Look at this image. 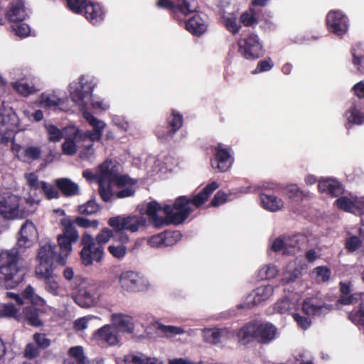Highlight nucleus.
Returning <instances> with one entry per match:
<instances>
[{
    "label": "nucleus",
    "instance_id": "nucleus-1",
    "mask_svg": "<svg viewBox=\"0 0 364 364\" xmlns=\"http://www.w3.org/2000/svg\"><path fill=\"white\" fill-rule=\"evenodd\" d=\"M218 187V182L212 181L192 198L186 196L178 197L172 205H164L162 207L157 201H151L146 205L145 213L155 228L171 224L181 225L193 211L190 205L192 204L197 208L201 207Z\"/></svg>",
    "mask_w": 364,
    "mask_h": 364
},
{
    "label": "nucleus",
    "instance_id": "nucleus-2",
    "mask_svg": "<svg viewBox=\"0 0 364 364\" xmlns=\"http://www.w3.org/2000/svg\"><path fill=\"white\" fill-rule=\"evenodd\" d=\"M75 225L83 228H97L99 225L97 220H90L83 217H76L73 220L70 217H66L60 220V225L63 228L62 233L58 235L57 241L63 253L70 255L72 251V245L76 243L79 239V233Z\"/></svg>",
    "mask_w": 364,
    "mask_h": 364
},
{
    "label": "nucleus",
    "instance_id": "nucleus-3",
    "mask_svg": "<svg viewBox=\"0 0 364 364\" xmlns=\"http://www.w3.org/2000/svg\"><path fill=\"white\" fill-rule=\"evenodd\" d=\"M6 254V257L0 266V286L11 289L23 281L26 272L19 264L21 256L18 249L7 250Z\"/></svg>",
    "mask_w": 364,
    "mask_h": 364
},
{
    "label": "nucleus",
    "instance_id": "nucleus-4",
    "mask_svg": "<svg viewBox=\"0 0 364 364\" xmlns=\"http://www.w3.org/2000/svg\"><path fill=\"white\" fill-rule=\"evenodd\" d=\"M277 331L276 327L271 323L250 321L238 331V342L247 345L256 340L261 343H269L275 338Z\"/></svg>",
    "mask_w": 364,
    "mask_h": 364
},
{
    "label": "nucleus",
    "instance_id": "nucleus-5",
    "mask_svg": "<svg viewBox=\"0 0 364 364\" xmlns=\"http://www.w3.org/2000/svg\"><path fill=\"white\" fill-rule=\"evenodd\" d=\"M57 246L50 242L42 245L38 252L37 259L38 264L36 269V274L48 273L49 270H53V262L56 260L58 264L64 265L66 262V257L69 255L63 253L61 249L58 255L56 253ZM59 248H60L59 247Z\"/></svg>",
    "mask_w": 364,
    "mask_h": 364
},
{
    "label": "nucleus",
    "instance_id": "nucleus-6",
    "mask_svg": "<svg viewBox=\"0 0 364 364\" xmlns=\"http://www.w3.org/2000/svg\"><path fill=\"white\" fill-rule=\"evenodd\" d=\"M80 252L81 262L88 267L94 262H101L105 255L104 247H100L95 243L94 237L87 232H85L81 237Z\"/></svg>",
    "mask_w": 364,
    "mask_h": 364
},
{
    "label": "nucleus",
    "instance_id": "nucleus-7",
    "mask_svg": "<svg viewBox=\"0 0 364 364\" xmlns=\"http://www.w3.org/2000/svg\"><path fill=\"white\" fill-rule=\"evenodd\" d=\"M16 302L21 305L23 304V299L26 300L28 304L22 309V318H38L41 313L43 311L45 301L41 296L35 294L33 288L28 285L21 293V296L15 295Z\"/></svg>",
    "mask_w": 364,
    "mask_h": 364
},
{
    "label": "nucleus",
    "instance_id": "nucleus-8",
    "mask_svg": "<svg viewBox=\"0 0 364 364\" xmlns=\"http://www.w3.org/2000/svg\"><path fill=\"white\" fill-rule=\"evenodd\" d=\"M135 325L131 320H115L113 326L106 325L95 333L96 338L113 346L119 342L116 331L133 333Z\"/></svg>",
    "mask_w": 364,
    "mask_h": 364
},
{
    "label": "nucleus",
    "instance_id": "nucleus-9",
    "mask_svg": "<svg viewBox=\"0 0 364 364\" xmlns=\"http://www.w3.org/2000/svg\"><path fill=\"white\" fill-rule=\"evenodd\" d=\"M183 124V115L177 110L172 109L171 114L166 117L165 124H159L156 127L155 134L161 140L172 139Z\"/></svg>",
    "mask_w": 364,
    "mask_h": 364
},
{
    "label": "nucleus",
    "instance_id": "nucleus-10",
    "mask_svg": "<svg viewBox=\"0 0 364 364\" xmlns=\"http://www.w3.org/2000/svg\"><path fill=\"white\" fill-rule=\"evenodd\" d=\"M238 52L247 60H256L264 55L262 44L257 35L250 33L238 41Z\"/></svg>",
    "mask_w": 364,
    "mask_h": 364
},
{
    "label": "nucleus",
    "instance_id": "nucleus-11",
    "mask_svg": "<svg viewBox=\"0 0 364 364\" xmlns=\"http://www.w3.org/2000/svg\"><path fill=\"white\" fill-rule=\"evenodd\" d=\"M121 288L127 292L136 293L146 291L149 287L146 277L134 271H125L119 276Z\"/></svg>",
    "mask_w": 364,
    "mask_h": 364
},
{
    "label": "nucleus",
    "instance_id": "nucleus-12",
    "mask_svg": "<svg viewBox=\"0 0 364 364\" xmlns=\"http://www.w3.org/2000/svg\"><path fill=\"white\" fill-rule=\"evenodd\" d=\"M274 294V287L272 285H262L257 287L250 293L244 301L238 304L236 310H249L268 300Z\"/></svg>",
    "mask_w": 364,
    "mask_h": 364
},
{
    "label": "nucleus",
    "instance_id": "nucleus-13",
    "mask_svg": "<svg viewBox=\"0 0 364 364\" xmlns=\"http://www.w3.org/2000/svg\"><path fill=\"white\" fill-rule=\"evenodd\" d=\"M8 2L6 9H0V25H4L6 21H23L26 16L23 0H6Z\"/></svg>",
    "mask_w": 364,
    "mask_h": 364
},
{
    "label": "nucleus",
    "instance_id": "nucleus-14",
    "mask_svg": "<svg viewBox=\"0 0 364 364\" xmlns=\"http://www.w3.org/2000/svg\"><path fill=\"white\" fill-rule=\"evenodd\" d=\"M73 297L80 306L90 307L96 302V287L84 280L73 287Z\"/></svg>",
    "mask_w": 364,
    "mask_h": 364
},
{
    "label": "nucleus",
    "instance_id": "nucleus-15",
    "mask_svg": "<svg viewBox=\"0 0 364 364\" xmlns=\"http://www.w3.org/2000/svg\"><path fill=\"white\" fill-rule=\"evenodd\" d=\"M156 6L160 9H167L176 18L179 14L187 16L196 9V0H158Z\"/></svg>",
    "mask_w": 364,
    "mask_h": 364
},
{
    "label": "nucleus",
    "instance_id": "nucleus-16",
    "mask_svg": "<svg viewBox=\"0 0 364 364\" xmlns=\"http://www.w3.org/2000/svg\"><path fill=\"white\" fill-rule=\"evenodd\" d=\"M146 220L142 216L128 215L123 217L121 215L112 217L108 220V225L112 228H117L119 230H129L132 232H136L141 226L145 225Z\"/></svg>",
    "mask_w": 364,
    "mask_h": 364
},
{
    "label": "nucleus",
    "instance_id": "nucleus-17",
    "mask_svg": "<svg viewBox=\"0 0 364 364\" xmlns=\"http://www.w3.org/2000/svg\"><path fill=\"white\" fill-rule=\"evenodd\" d=\"M346 122L345 127L350 130L353 125H362L364 124V102L359 99H350L348 107L345 112Z\"/></svg>",
    "mask_w": 364,
    "mask_h": 364
},
{
    "label": "nucleus",
    "instance_id": "nucleus-18",
    "mask_svg": "<svg viewBox=\"0 0 364 364\" xmlns=\"http://www.w3.org/2000/svg\"><path fill=\"white\" fill-rule=\"evenodd\" d=\"M326 21L328 30L338 36H342L348 31V17L341 11H330Z\"/></svg>",
    "mask_w": 364,
    "mask_h": 364
},
{
    "label": "nucleus",
    "instance_id": "nucleus-19",
    "mask_svg": "<svg viewBox=\"0 0 364 364\" xmlns=\"http://www.w3.org/2000/svg\"><path fill=\"white\" fill-rule=\"evenodd\" d=\"M214 159L211 160L212 167L220 172L227 171L233 161V158L230 154V149L224 148L222 144H218L214 148Z\"/></svg>",
    "mask_w": 364,
    "mask_h": 364
},
{
    "label": "nucleus",
    "instance_id": "nucleus-20",
    "mask_svg": "<svg viewBox=\"0 0 364 364\" xmlns=\"http://www.w3.org/2000/svg\"><path fill=\"white\" fill-rule=\"evenodd\" d=\"M332 309L331 305L325 304L317 298L309 297L303 301L302 312L309 316H322L327 314Z\"/></svg>",
    "mask_w": 364,
    "mask_h": 364
},
{
    "label": "nucleus",
    "instance_id": "nucleus-21",
    "mask_svg": "<svg viewBox=\"0 0 364 364\" xmlns=\"http://www.w3.org/2000/svg\"><path fill=\"white\" fill-rule=\"evenodd\" d=\"M182 235L178 230L164 231L151 236L149 244L153 247H164L175 245L181 239Z\"/></svg>",
    "mask_w": 364,
    "mask_h": 364
},
{
    "label": "nucleus",
    "instance_id": "nucleus-22",
    "mask_svg": "<svg viewBox=\"0 0 364 364\" xmlns=\"http://www.w3.org/2000/svg\"><path fill=\"white\" fill-rule=\"evenodd\" d=\"M21 198L13 194L0 199V215L6 219L16 218L18 214Z\"/></svg>",
    "mask_w": 364,
    "mask_h": 364
},
{
    "label": "nucleus",
    "instance_id": "nucleus-23",
    "mask_svg": "<svg viewBox=\"0 0 364 364\" xmlns=\"http://www.w3.org/2000/svg\"><path fill=\"white\" fill-rule=\"evenodd\" d=\"M84 140H85V136L81 133L80 130L78 129H75L65 137V141L61 146L63 153L68 156L75 155L80 147V143Z\"/></svg>",
    "mask_w": 364,
    "mask_h": 364
},
{
    "label": "nucleus",
    "instance_id": "nucleus-24",
    "mask_svg": "<svg viewBox=\"0 0 364 364\" xmlns=\"http://www.w3.org/2000/svg\"><path fill=\"white\" fill-rule=\"evenodd\" d=\"M271 18L270 12H263L262 9L250 7L248 11L240 16V22L245 26H255L261 21H267Z\"/></svg>",
    "mask_w": 364,
    "mask_h": 364
},
{
    "label": "nucleus",
    "instance_id": "nucleus-25",
    "mask_svg": "<svg viewBox=\"0 0 364 364\" xmlns=\"http://www.w3.org/2000/svg\"><path fill=\"white\" fill-rule=\"evenodd\" d=\"M36 235L37 230L34 224L30 220H26L20 229L17 244L20 247H30Z\"/></svg>",
    "mask_w": 364,
    "mask_h": 364
},
{
    "label": "nucleus",
    "instance_id": "nucleus-26",
    "mask_svg": "<svg viewBox=\"0 0 364 364\" xmlns=\"http://www.w3.org/2000/svg\"><path fill=\"white\" fill-rule=\"evenodd\" d=\"M79 80V86L70 91V97L76 105H81L85 98L92 95L93 87L87 81H85L84 76H81Z\"/></svg>",
    "mask_w": 364,
    "mask_h": 364
},
{
    "label": "nucleus",
    "instance_id": "nucleus-27",
    "mask_svg": "<svg viewBox=\"0 0 364 364\" xmlns=\"http://www.w3.org/2000/svg\"><path fill=\"white\" fill-rule=\"evenodd\" d=\"M82 13H84L85 18L93 25L100 23L104 18V12L101 6L92 1L85 3L82 8Z\"/></svg>",
    "mask_w": 364,
    "mask_h": 364
},
{
    "label": "nucleus",
    "instance_id": "nucleus-28",
    "mask_svg": "<svg viewBox=\"0 0 364 364\" xmlns=\"http://www.w3.org/2000/svg\"><path fill=\"white\" fill-rule=\"evenodd\" d=\"M318 188L321 193H326L332 197H338L343 193L341 183L335 179L327 178L320 181Z\"/></svg>",
    "mask_w": 364,
    "mask_h": 364
},
{
    "label": "nucleus",
    "instance_id": "nucleus-29",
    "mask_svg": "<svg viewBox=\"0 0 364 364\" xmlns=\"http://www.w3.org/2000/svg\"><path fill=\"white\" fill-rule=\"evenodd\" d=\"M186 29L194 36H200L203 34L207 25L200 14H196L188 20L185 21Z\"/></svg>",
    "mask_w": 364,
    "mask_h": 364
},
{
    "label": "nucleus",
    "instance_id": "nucleus-30",
    "mask_svg": "<svg viewBox=\"0 0 364 364\" xmlns=\"http://www.w3.org/2000/svg\"><path fill=\"white\" fill-rule=\"evenodd\" d=\"M55 186L65 197H72L80 194L79 186L68 178L55 180Z\"/></svg>",
    "mask_w": 364,
    "mask_h": 364
},
{
    "label": "nucleus",
    "instance_id": "nucleus-31",
    "mask_svg": "<svg viewBox=\"0 0 364 364\" xmlns=\"http://www.w3.org/2000/svg\"><path fill=\"white\" fill-rule=\"evenodd\" d=\"M274 311L282 315H291L294 318H305L295 312V304L286 296L277 301Z\"/></svg>",
    "mask_w": 364,
    "mask_h": 364
},
{
    "label": "nucleus",
    "instance_id": "nucleus-32",
    "mask_svg": "<svg viewBox=\"0 0 364 364\" xmlns=\"http://www.w3.org/2000/svg\"><path fill=\"white\" fill-rule=\"evenodd\" d=\"M259 198L263 208L267 210L275 212L283 207L282 200L274 195L262 193Z\"/></svg>",
    "mask_w": 364,
    "mask_h": 364
},
{
    "label": "nucleus",
    "instance_id": "nucleus-33",
    "mask_svg": "<svg viewBox=\"0 0 364 364\" xmlns=\"http://www.w3.org/2000/svg\"><path fill=\"white\" fill-rule=\"evenodd\" d=\"M286 253L293 255L300 249V247L305 242V236L300 233L292 235H285Z\"/></svg>",
    "mask_w": 364,
    "mask_h": 364
},
{
    "label": "nucleus",
    "instance_id": "nucleus-34",
    "mask_svg": "<svg viewBox=\"0 0 364 364\" xmlns=\"http://www.w3.org/2000/svg\"><path fill=\"white\" fill-rule=\"evenodd\" d=\"M11 85L16 92L23 97H28L31 95L35 94L39 90L36 87L32 79H30V82H24V79L22 78L18 81L11 82Z\"/></svg>",
    "mask_w": 364,
    "mask_h": 364
},
{
    "label": "nucleus",
    "instance_id": "nucleus-35",
    "mask_svg": "<svg viewBox=\"0 0 364 364\" xmlns=\"http://www.w3.org/2000/svg\"><path fill=\"white\" fill-rule=\"evenodd\" d=\"M340 291L341 293V296L338 299V303L349 305L354 304L358 301L359 294H351V288L350 284H347L346 282H341L339 284Z\"/></svg>",
    "mask_w": 364,
    "mask_h": 364
},
{
    "label": "nucleus",
    "instance_id": "nucleus-36",
    "mask_svg": "<svg viewBox=\"0 0 364 364\" xmlns=\"http://www.w3.org/2000/svg\"><path fill=\"white\" fill-rule=\"evenodd\" d=\"M53 272V270H49L48 273L36 274L44 279L46 291L54 296H58L60 293V286L55 280Z\"/></svg>",
    "mask_w": 364,
    "mask_h": 364
},
{
    "label": "nucleus",
    "instance_id": "nucleus-37",
    "mask_svg": "<svg viewBox=\"0 0 364 364\" xmlns=\"http://www.w3.org/2000/svg\"><path fill=\"white\" fill-rule=\"evenodd\" d=\"M228 331L225 328H207L203 331V337L206 342L212 344H218L221 338L227 336Z\"/></svg>",
    "mask_w": 364,
    "mask_h": 364
},
{
    "label": "nucleus",
    "instance_id": "nucleus-38",
    "mask_svg": "<svg viewBox=\"0 0 364 364\" xmlns=\"http://www.w3.org/2000/svg\"><path fill=\"white\" fill-rule=\"evenodd\" d=\"M360 50L361 44H357L352 48L353 64L360 74L364 75V54L363 55Z\"/></svg>",
    "mask_w": 364,
    "mask_h": 364
},
{
    "label": "nucleus",
    "instance_id": "nucleus-39",
    "mask_svg": "<svg viewBox=\"0 0 364 364\" xmlns=\"http://www.w3.org/2000/svg\"><path fill=\"white\" fill-rule=\"evenodd\" d=\"M21 155L24 161H36L41 158V149L38 146H28L22 148Z\"/></svg>",
    "mask_w": 364,
    "mask_h": 364
},
{
    "label": "nucleus",
    "instance_id": "nucleus-40",
    "mask_svg": "<svg viewBox=\"0 0 364 364\" xmlns=\"http://www.w3.org/2000/svg\"><path fill=\"white\" fill-rule=\"evenodd\" d=\"M151 327L155 330L161 331L162 333H165L167 336H173L175 335H179L184 333L183 328L181 327L173 326H166L162 325L158 321H154L151 324Z\"/></svg>",
    "mask_w": 364,
    "mask_h": 364
},
{
    "label": "nucleus",
    "instance_id": "nucleus-41",
    "mask_svg": "<svg viewBox=\"0 0 364 364\" xmlns=\"http://www.w3.org/2000/svg\"><path fill=\"white\" fill-rule=\"evenodd\" d=\"M127 364H163L156 358H147L144 355H129L125 358Z\"/></svg>",
    "mask_w": 364,
    "mask_h": 364
},
{
    "label": "nucleus",
    "instance_id": "nucleus-42",
    "mask_svg": "<svg viewBox=\"0 0 364 364\" xmlns=\"http://www.w3.org/2000/svg\"><path fill=\"white\" fill-rule=\"evenodd\" d=\"M117 175H119V173L117 170H116V166L104 168V165H102L99 180H102L104 183L107 182L109 185H112Z\"/></svg>",
    "mask_w": 364,
    "mask_h": 364
},
{
    "label": "nucleus",
    "instance_id": "nucleus-43",
    "mask_svg": "<svg viewBox=\"0 0 364 364\" xmlns=\"http://www.w3.org/2000/svg\"><path fill=\"white\" fill-rule=\"evenodd\" d=\"M113 237V230L108 228H102L94 238L95 245L104 247Z\"/></svg>",
    "mask_w": 364,
    "mask_h": 364
},
{
    "label": "nucleus",
    "instance_id": "nucleus-44",
    "mask_svg": "<svg viewBox=\"0 0 364 364\" xmlns=\"http://www.w3.org/2000/svg\"><path fill=\"white\" fill-rule=\"evenodd\" d=\"M20 311L12 303L0 304V318H18L17 314Z\"/></svg>",
    "mask_w": 364,
    "mask_h": 364
},
{
    "label": "nucleus",
    "instance_id": "nucleus-45",
    "mask_svg": "<svg viewBox=\"0 0 364 364\" xmlns=\"http://www.w3.org/2000/svg\"><path fill=\"white\" fill-rule=\"evenodd\" d=\"M285 193L289 199L296 202L302 201L306 196L304 191L300 190L296 185H291L287 186Z\"/></svg>",
    "mask_w": 364,
    "mask_h": 364
},
{
    "label": "nucleus",
    "instance_id": "nucleus-46",
    "mask_svg": "<svg viewBox=\"0 0 364 364\" xmlns=\"http://www.w3.org/2000/svg\"><path fill=\"white\" fill-rule=\"evenodd\" d=\"M69 355L73 359L77 364H87V358L84 354L83 348L82 346L72 347L69 350Z\"/></svg>",
    "mask_w": 364,
    "mask_h": 364
},
{
    "label": "nucleus",
    "instance_id": "nucleus-47",
    "mask_svg": "<svg viewBox=\"0 0 364 364\" xmlns=\"http://www.w3.org/2000/svg\"><path fill=\"white\" fill-rule=\"evenodd\" d=\"M41 189L48 200L57 199L60 197L58 191L46 181L41 182Z\"/></svg>",
    "mask_w": 364,
    "mask_h": 364
},
{
    "label": "nucleus",
    "instance_id": "nucleus-48",
    "mask_svg": "<svg viewBox=\"0 0 364 364\" xmlns=\"http://www.w3.org/2000/svg\"><path fill=\"white\" fill-rule=\"evenodd\" d=\"M83 116L89 122V124L94 127V129H97V138H99L100 135H102V130L105 126L104 122L99 120L97 117L92 115L90 112H84Z\"/></svg>",
    "mask_w": 364,
    "mask_h": 364
},
{
    "label": "nucleus",
    "instance_id": "nucleus-49",
    "mask_svg": "<svg viewBox=\"0 0 364 364\" xmlns=\"http://www.w3.org/2000/svg\"><path fill=\"white\" fill-rule=\"evenodd\" d=\"M77 210L82 215H92L99 210V205L95 201L89 200L86 203L79 205Z\"/></svg>",
    "mask_w": 364,
    "mask_h": 364
},
{
    "label": "nucleus",
    "instance_id": "nucleus-50",
    "mask_svg": "<svg viewBox=\"0 0 364 364\" xmlns=\"http://www.w3.org/2000/svg\"><path fill=\"white\" fill-rule=\"evenodd\" d=\"M224 23L226 29L233 35L237 34L242 28L235 17H225Z\"/></svg>",
    "mask_w": 364,
    "mask_h": 364
},
{
    "label": "nucleus",
    "instance_id": "nucleus-51",
    "mask_svg": "<svg viewBox=\"0 0 364 364\" xmlns=\"http://www.w3.org/2000/svg\"><path fill=\"white\" fill-rule=\"evenodd\" d=\"M63 100L61 98L56 97L55 95H48L43 94L41 95V104L45 107H54L60 105Z\"/></svg>",
    "mask_w": 364,
    "mask_h": 364
},
{
    "label": "nucleus",
    "instance_id": "nucleus-52",
    "mask_svg": "<svg viewBox=\"0 0 364 364\" xmlns=\"http://www.w3.org/2000/svg\"><path fill=\"white\" fill-rule=\"evenodd\" d=\"M24 178L30 191H36L41 188V182L36 173L31 172L25 173Z\"/></svg>",
    "mask_w": 364,
    "mask_h": 364
},
{
    "label": "nucleus",
    "instance_id": "nucleus-53",
    "mask_svg": "<svg viewBox=\"0 0 364 364\" xmlns=\"http://www.w3.org/2000/svg\"><path fill=\"white\" fill-rule=\"evenodd\" d=\"M111 186L112 185L108 183L107 186H105V183L102 182V180H99V194L102 200L105 202L109 201L114 195Z\"/></svg>",
    "mask_w": 364,
    "mask_h": 364
},
{
    "label": "nucleus",
    "instance_id": "nucleus-54",
    "mask_svg": "<svg viewBox=\"0 0 364 364\" xmlns=\"http://www.w3.org/2000/svg\"><path fill=\"white\" fill-rule=\"evenodd\" d=\"M49 134L48 141L52 142H58L63 137L61 130L55 125L49 124L46 127Z\"/></svg>",
    "mask_w": 364,
    "mask_h": 364
},
{
    "label": "nucleus",
    "instance_id": "nucleus-55",
    "mask_svg": "<svg viewBox=\"0 0 364 364\" xmlns=\"http://www.w3.org/2000/svg\"><path fill=\"white\" fill-rule=\"evenodd\" d=\"M363 245L362 240L358 236H351L348 238L345 243L346 249L350 252H353L358 250Z\"/></svg>",
    "mask_w": 364,
    "mask_h": 364
},
{
    "label": "nucleus",
    "instance_id": "nucleus-56",
    "mask_svg": "<svg viewBox=\"0 0 364 364\" xmlns=\"http://www.w3.org/2000/svg\"><path fill=\"white\" fill-rule=\"evenodd\" d=\"M136 181L127 175H117L112 185L117 188H124L127 186H134Z\"/></svg>",
    "mask_w": 364,
    "mask_h": 364
},
{
    "label": "nucleus",
    "instance_id": "nucleus-57",
    "mask_svg": "<svg viewBox=\"0 0 364 364\" xmlns=\"http://www.w3.org/2000/svg\"><path fill=\"white\" fill-rule=\"evenodd\" d=\"M318 281L326 282L329 280L331 272L329 268L324 266L317 267L314 269Z\"/></svg>",
    "mask_w": 364,
    "mask_h": 364
},
{
    "label": "nucleus",
    "instance_id": "nucleus-58",
    "mask_svg": "<svg viewBox=\"0 0 364 364\" xmlns=\"http://www.w3.org/2000/svg\"><path fill=\"white\" fill-rule=\"evenodd\" d=\"M271 249L274 252H282L283 254L287 255L285 235H282L277 237L272 242Z\"/></svg>",
    "mask_w": 364,
    "mask_h": 364
},
{
    "label": "nucleus",
    "instance_id": "nucleus-59",
    "mask_svg": "<svg viewBox=\"0 0 364 364\" xmlns=\"http://www.w3.org/2000/svg\"><path fill=\"white\" fill-rule=\"evenodd\" d=\"M109 252L117 259H122L127 253V247L123 245H109L108 247Z\"/></svg>",
    "mask_w": 364,
    "mask_h": 364
},
{
    "label": "nucleus",
    "instance_id": "nucleus-60",
    "mask_svg": "<svg viewBox=\"0 0 364 364\" xmlns=\"http://www.w3.org/2000/svg\"><path fill=\"white\" fill-rule=\"evenodd\" d=\"M68 8L75 14H82L87 0H65Z\"/></svg>",
    "mask_w": 364,
    "mask_h": 364
},
{
    "label": "nucleus",
    "instance_id": "nucleus-61",
    "mask_svg": "<svg viewBox=\"0 0 364 364\" xmlns=\"http://www.w3.org/2000/svg\"><path fill=\"white\" fill-rule=\"evenodd\" d=\"M15 26H13V29L15 33L20 37H26L30 33V28L28 24L23 21H18Z\"/></svg>",
    "mask_w": 364,
    "mask_h": 364
},
{
    "label": "nucleus",
    "instance_id": "nucleus-62",
    "mask_svg": "<svg viewBox=\"0 0 364 364\" xmlns=\"http://www.w3.org/2000/svg\"><path fill=\"white\" fill-rule=\"evenodd\" d=\"M274 66V63L270 58H268L265 60H260L258 62L257 68L252 73L253 74L257 73H262L265 71L270 70Z\"/></svg>",
    "mask_w": 364,
    "mask_h": 364
},
{
    "label": "nucleus",
    "instance_id": "nucleus-63",
    "mask_svg": "<svg viewBox=\"0 0 364 364\" xmlns=\"http://www.w3.org/2000/svg\"><path fill=\"white\" fill-rule=\"evenodd\" d=\"M259 274L262 279H270L276 277L277 270L274 265H267L260 269Z\"/></svg>",
    "mask_w": 364,
    "mask_h": 364
},
{
    "label": "nucleus",
    "instance_id": "nucleus-64",
    "mask_svg": "<svg viewBox=\"0 0 364 364\" xmlns=\"http://www.w3.org/2000/svg\"><path fill=\"white\" fill-rule=\"evenodd\" d=\"M351 90L355 95L351 99H359L361 102H364V81H360L355 84Z\"/></svg>",
    "mask_w": 364,
    "mask_h": 364
}]
</instances>
